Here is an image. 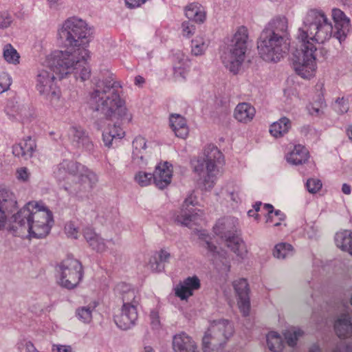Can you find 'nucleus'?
<instances>
[{
  "label": "nucleus",
  "instance_id": "f257e3e1",
  "mask_svg": "<svg viewBox=\"0 0 352 352\" xmlns=\"http://www.w3.org/2000/svg\"><path fill=\"white\" fill-rule=\"evenodd\" d=\"M336 32L333 37L342 44L351 30L349 19L340 9L332 10ZM333 36V25L325 13L318 9L309 10L302 19L296 38L298 47L293 54L292 67L302 78H310L316 69V43H324Z\"/></svg>",
  "mask_w": 352,
  "mask_h": 352
},
{
  "label": "nucleus",
  "instance_id": "f03ea898",
  "mask_svg": "<svg viewBox=\"0 0 352 352\" xmlns=\"http://www.w3.org/2000/svg\"><path fill=\"white\" fill-rule=\"evenodd\" d=\"M71 55L60 52H54L48 55L41 67L37 70L35 77V87L39 94L54 107L60 104V90L56 85V78H63L73 74L80 79V67L70 63Z\"/></svg>",
  "mask_w": 352,
  "mask_h": 352
},
{
  "label": "nucleus",
  "instance_id": "7ed1b4c3",
  "mask_svg": "<svg viewBox=\"0 0 352 352\" xmlns=\"http://www.w3.org/2000/svg\"><path fill=\"white\" fill-rule=\"evenodd\" d=\"M91 34L87 23L77 17L67 19L58 31L59 43L66 48L65 51L59 52L72 56L73 60L69 62L80 67L81 81L90 77L91 70L87 63L89 53L86 47Z\"/></svg>",
  "mask_w": 352,
  "mask_h": 352
},
{
  "label": "nucleus",
  "instance_id": "20e7f679",
  "mask_svg": "<svg viewBox=\"0 0 352 352\" xmlns=\"http://www.w3.org/2000/svg\"><path fill=\"white\" fill-rule=\"evenodd\" d=\"M52 212L42 202L30 201L10 219V230L21 238H43L53 224Z\"/></svg>",
  "mask_w": 352,
  "mask_h": 352
},
{
  "label": "nucleus",
  "instance_id": "39448f33",
  "mask_svg": "<svg viewBox=\"0 0 352 352\" xmlns=\"http://www.w3.org/2000/svg\"><path fill=\"white\" fill-rule=\"evenodd\" d=\"M120 88V83L112 78L98 80L90 94L89 104L91 108L107 118L131 121V115L128 113L124 101L120 98L118 93Z\"/></svg>",
  "mask_w": 352,
  "mask_h": 352
},
{
  "label": "nucleus",
  "instance_id": "423d86ee",
  "mask_svg": "<svg viewBox=\"0 0 352 352\" xmlns=\"http://www.w3.org/2000/svg\"><path fill=\"white\" fill-rule=\"evenodd\" d=\"M289 43L288 19L278 15L272 19L261 32L258 50L264 60L278 62L288 52Z\"/></svg>",
  "mask_w": 352,
  "mask_h": 352
},
{
  "label": "nucleus",
  "instance_id": "0eeeda50",
  "mask_svg": "<svg viewBox=\"0 0 352 352\" xmlns=\"http://www.w3.org/2000/svg\"><path fill=\"white\" fill-rule=\"evenodd\" d=\"M53 174L58 181H65L69 177L72 183H67L64 189L67 193L79 200H82L96 187L98 175L85 165L74 160H63L54 167Z\"/></svg>",
  "mask_w": 352,
  "mask_h": 352
},
{
  "label": "nucleus",
  "instance_id": "6e6552de",
  "mask_svg": "<svg viewBox=\"0 0 352 352\" xmlns=\"http://www.w3.org/2000/svg\"><path fill=\"white\" fill-rule=\"evenodd\" d=\"M248 38L247 28L239 27L221 54L223 65L233 74L239 73L245 60Z\"/></svg>",
  "mask_w": 352,
  "mask_h": 352
},
{
  "label": "nucleus",
  "instance_id": "1a4fd4ad",
  "mask_svg": "<svg viewBox=\"0 0 352 352\" xmlns=\"http://www.w3.org/2000/svg\"><path fill=\"white\" fill-rule=\"evenodd\" d=\"M224 160L221 152L218 148L210 144L207 146L204 152L203 158L198 159L194 164V170L199 175L204 173L206 175L203 181L206 190H210L214 185L219 168L223 164Z\"/></svg>",
  "mask_w": 352,
  "mask_h": 352
},
{
  "label": "nucleus",
  "instance_id": "9d476101",
  "mask_svg": "<svg viewBox=\"0 0 352 352\" xmlns=\"http://www.w3.org/2000/svg\"><path fill=\"white\" fill-rule=\"evenodd\" d=\"M239 221L233 217H223L218 220L214 226V233L219 236L226 245L238 256L243 258L247 251L244 242L240 237L238 229Z\"/></svg>",
  "mask_w": 352,
  "mask_h": 352
},
{
  "label": "nucleus",
  "instance_id": "9b49d317",
  "mask_svg": "<svg viewBox=\"0 0 352 352\" xmlns=\"http://www.w3.org/2000/svg\"><path fill=\"white\" fill-rule=\"evenodd\" d=\"M233 332V326L228 320L213 321L202 339L204 352H220L219 347L222 348L226 344Z\"/></svg>",
  "mask_w": 352,
  "mask_h": 352
},
{
  "label": "nucleus",
  "instance_id": "f8f14e48",
  "mask_svg": "<svg viewBox=\"0 0 352 352\" xmlns=\"http://www.w3.org/2000/svg\"><path fill=\"white\" fill-rule=\"evenodd\" d=\"M58 283L67 289H73L82 278L81 263L72 257L68 256L58 265Z\"/></svg>",
  "mask_w": 352,
  "mask_h": 352
},
{
  "label": "nucleus",
  "instance_id": "ddd939ff",
  "mask_svg": "<svg viewBox=\"0 0 352 352\" xmlns=\"http://www.w3.org/2000/svg\"><path fill=\"white\" fill-rule=\"evenodd\" d=\"M197 204L196 197L192 193L190 194L184 199L179 210L175 213V221L182 226H189L198 214L199 210L195 208Z\"/></svg>",
  "mask_w": 352,
  "mask_h": 352
},
{
  "label": "nucleus",
  "instance_id": "4468645a",
  "mask_svg": "<svg viewBox=\"0 0 352 352\" xmlns=\"http://www.w3.org/2000/svg\"><path fill=\"white\" fill-rule=\"evenodd\" d=\"M200 239L202 240L201 245L210 254L214 259L216 267L223 272H228L230 271V265L228 261L223 254L217 251V247L213 245L210 241V236L205 233L199 234Z\"/></svg>",
  "mask_w": 352,
  "mask_h": 352
},
{
  "label": "nucleus",
  "instance_id": "2eb2a0df",
  "mask_svg": "<svg viewBox=\"0 0 352 352\" xmlns=\"http://www.w3.org/2000/svg\"><path fill=\"white\" fill-rule=\"evenodd\" d=\"M233 287L238 296V306L244 316L249 315L250 301L249 286L246 279L239 278L233 282Z\"/></svg>",
  "mask_w": 352,
  "mask_h": 352
},
{
  "label": "nucleus",
  "instance_id": "dca6fc26",
  "mask_svg": "<svg viewBox=\"0 0 352 352\" xmlns=\"http://www.w3.org/2000/svg\"><path fill=\"white\" fill-rule=\"evenodd\" d=\"M137 320L138 311L135 306L122 305L120 313L114 316L115 323L122 330L131 329Z\"/></svg>",
  "mask_w": 352,
  "mask_h": 352
},
{
  "label": "nucleus",
  "instance_id": "f3484780",
  "mask_svg": "<svg viewBox=\"0 0 352 352\" xmlns=\"http://www.w3.org/2000/svg\"><path fill=\"white\" fill-rule=\"evenodd\" d=\"M17 201L14 194L9 190L0 188V229L4 227L7 212L16 208Z\"/></svg>",
  "mask_w": 352,
  "mask_h": 352
},
{
  "label": "nucleus",
  "instance_id": "a211bd4d",
  "mask_svg": "<svg viewBox=\"0 0 352 352\" xmlns=\"http://www.w3.org/2000/svg\"><path fill=\"white\" fill-rule=\"evenodd\" d=\"M173 177V166L168 162L158 164L153 173V184L155 186L163 190L171 182Z\"/></svg>",
  "mask_w": 352,
  "mask_h": 352
},
{
  "label": "nucleus",
  "instance_id": "6ab92c4d",
  "mask_svg": "<svg viewBox=\"0 0 352 352\" xmlns=\"http://www.w3.org/2000/svg\"><path fill=\"white\" fill-rule=\"evenodd\" d=\"M200 280L197 276H188L175 286V296L182 300H186L193 295L194 291L200 288Z\"/></svg>",
  "mask_w": 352,
  "mask_h": 352
},
{
  "label": "nucleus",
  "instance_id": "aec40b11",
  "mask_svg": "<svg viewBox=\"0 0 352 352\" xmlns=\"http://www.w3.org/2000/svg\"><path fill=\"white\" fill-rule=\"evenodd\" d=\"M114 291L116 294L122 298V305L135 306L137 308L140 298L138 292L130 285L120 283L116 285Z\"/></svg>",
  "mask_w": 352,
  "mask_h": 352
},
{
  "label": "nucleus",
  "instance_id": "412c9836",
  "mask_svg": "<svg viewBox=\"0 0 352 352\" xmlns=\"http://www.w3.org/2000/svg\"><path fill=\"white\" fill-rule=\"evenodd\" d=\"M5 113L10 120L24 122L28 117L27 107L14 99L8 100Z\"/></svg>",
  "mask_w": 352,
  "mask_h": 352
},
{
  "label": "nucleus",
  "instance_id": "4be33fe9",
  "mask_svg": "<svg viewBox=\"0 0 352 352\" xmlns=\"http://www.w3.org/2000/svg\"><path fill=\"white\" fill-rule=\"evenodd\" d=\"M36 147L35 140L28 136L12 146V153L16 157L28 160L32 157Z\"/></svg>",
  "mask_w": 352,
  "mask_h": 352
},
{
  "label": "nucleus",
  "instance_id": "5701e85b",
  "mask_svg": "<svg viewBox=\"0 0 352 352\" xmlns=\"http://www.w3.org/2000/svg\"><path fill=\"white\" fill-rule=\"evenodd\" d=\"M334 328L337 336L346 338L352 336V315L346 311L342 314L336 321Z\"/></svg>",
  "mask_w": 352,
  "mask_h": 352
},
{
  "label": "nucleus",
  "instance_id": "b1692460",
  "mask_svg": "<svg viewBox=\"0 0 352 352\" xmlns=\"http://www.w3.org/2000/svg\"><path fill=\"white\" fill-rule=\"evenodd\" d=\"M173 349L175 352H199L194 341L185 333L173 337Z\"/></svg>",
  "mask_w": 352,
  "mask_h": 352
},
{
  "label": "nucleus",
  "instance_id": "393cba45",
  "mask_svg": "<svg viewBox=\"0 0 352 352\" xmlns=\"http://www.w3.org/2000/svg\"><path fill=\"white\" fill-rule=\"evenodd\" d=\"M69 136L75 146L82 147L89 151L93 149L91 141L81 127L72 126L69 131Z\"/></svg>",
  "mask_w": 352,
  "mask_h": 352
},
{
  "label": "nucleus",
  "instance_id": "a878e982",
  "mask_svg": "<svg viewBox=\"0 0 352 352\" xmlns=\"http://www.w3.org/2000/svg\"><path fill=\"white\" fill-rule=\"evenodd\" d=\"M146 148V141L142 136L136 137L133 141L132 158L133 162L140 167L147 164L146 160L144 159V152Z\"/></svg>",
  "mask_w": 352,
  "mask_h": 352
},
{
  "label": "nucleus",
  "instance_id": "bb28decb",
  "mask_svg": "<svg viewBox=\"0 0 352 352\" xmlns=\"http://www.w3.org/2000/svg\"><path fill=\"white\" fill-rule=\"evenodd\" d=\"M309 155L307 149L300 145L294 146V148L286 155L287 162L292 165L305 164L309 159Z\"/></svg>",
  "mask_w": 352,
  "mask_h": 352
},
{
  "label": "nucleus",
  "instance_id": "cd10ccee",
  "mask_svg": "<svg viewBox=\"0 0 352 352\" xmlns=\"http://www.w3.org/2000/svg\"><path fill=\"white\" fill-rule=\"evenodd\" d=\"M255 113L254 107L250 103L242 102L235 107L234 117L240 122L248 123L254 118Z\"/></svg>",
  "mask_w": 352,
  "mask_h": 352
},
{
  "label": "nucleus",
  "instance_id": "c85d7f7f",
  "mask_svg": "<svg viewBox=\"0 0 352 352\" xmlns=\"http://www.w3.org/2000/svg\"><path fill=\"white\" fill-rule=\"evenodd\" d=\"M170 126L176 136L186 138L188 134V127L185 118L179 114H171L169 118Z\"/></svg>",
  "mask_w": 352,
  "mask_h": 352
},
{
  "label": "nucleus",
  "instance_id": "c756f323",
  "mask_svg": "<svg viewBox=\"0 0 352 352\" xmlns=\"http://www.w3.org/2000/svg\"><path fill=\"white\" fill-rule=\"evenodd\" d=\"M170 254L166 250L156 252L150 258L148 266L153 272H160L164 270L165 263L168 262Z\"/></svg>",
  "mask_w": 352,
  "mask_h": 352
},
{
  "label": "nucleus",
  "instance_id": "7c9ffc66",
  "mask_svg": "<svg viewBox=\"0 0 352 352\" xmlns=\"http://www.w3.org/2000/svg\"><path fill=\"white\" fill-rule=\"evenodd\" d=\"M124 136V131L119 124L109 126L107 131L102 133V140L104 145L110 148L113 146V141L121 140Z\"/></svg>",
  "mask_w": 352,
  "mask_h": 352
},
{
  "label": "nucleus",
  "instance_id": "2f4dec72",
  "mask_svg": "<svg viewBox=\"0 0 352 352\" xmlns=\"http://www.w3.org/2000/svg\"><path fill=\"white\" fill-rule=\"evenodd\" d=\"M185 14L190 21L203 23L206 19L204 8L197 3H192L186 6Z\"/></svg>",
  "mask_w": 352,
  "mask_h": 352
},
{
  "label": "nucleus",
  "instance_id": "473e14b6",
  "mask_svg": "<svg viewBox=\"0 0 352 352\" xmlns=\"http://www.w3.org/2000/svg\"><path fill=\"white\" fill-rule=\"evenodd\" d=\"M351 232L348 230L338 232L335 236V242L338 248L348 252L352 255V236Z\"/></svg>",
  "mask_w": 352,
  "mask_h": 352
},
{
  "label": "nucleus",
  "instance_id": "72a5a7b5",
  "mask_svg": "<svg viewBox=\"0 0 352 352\" xmlns=\"http://www.w3.org/2000/svg\"><path fill=\"white\" fill-rule=\"evenodd\" d=\"M291 127V122L286 117L280 118L277 122L271 124L270 133L275 138L282 137L287 133Z\"/></svg>",
  "mask_w": 352,
  "mask_h": 352
},
{
  "label": "nucleus",
  "instance_id": "f704fd0d",
  "mask_svg": "<svg viewBox=\"0 0 352 352\" xmlns=\"http://www.w3.org/2000/svg\"><path fill=\"white\" fill-rule=\"evenodd\" d=\"M294 253L293 246L287 243H279L274 246L273 250V256L278 259L290 258Z\"/></svg>",
  "mask_w": 352,
  "mask_h": 352
},
{
  "label": "nucleus",
  "instance_id": "c9c22d12",
  "mask_svg": "<svg viewBox=\"0 0 352 352\" xmlns=\"http://www.w3.org/2000/svg\"><path fill=\"white\" fill-rule=\"evenodd\" d=\"M267 343L269 349L272 352H281L284 347L282 337L275 331H270L267 335Z\"/></svg>",
  "mask_w": 352,
  "mask_h": 352
},
{
  "label": "nucleus",
  "instance_id": "e433bc0d",
  "mask_svg": "<svg viewBox=\"0 0 352 352\" xmlns=\"http://www.w3.org/2000/svg\"><path fill=\"white\" fill-rule=\"evenodd\" d=\"M89 247L96 251L97 252H103L107 250L108 248V244H115V242L113 239L107 240L106 242L104 239H102L98 234L96 235L95 237L91 238V241L87 242Z\"/></svg>",
  "mask_w": 352,
  "mask_h": 352
},
{
  "label": "nucleus",
  "instance_id": "4c0bfd02",
  "mask_svg": "<svg viewBox=\"0 0 352 352\" xmlns=\"http://www.w3.org/2000/svg\"><path fill=\"white\" fill-rule=\"evenodd\" d=\"M96 307V304L89 305L79 307L76 311V316L81 322L89 323L92 320V312Z\"/></svg>",
  "mask_w": 352,
  "mask_h": 352
},
{
  "label": "nucleus",
  "instance_id": "58836bf2",
  "mask_svg": "<svg viewBox=\"0 0 352 352\" xmlns=\"http://www.w3.org/2000/svg\"><path fill=\"white\" fill-rule=\"evenodd\" d=\"M209 45V41L203 37H196L191 42L192 54L199 56L204 53Z\"/></svg>",
  "mask_w": 352,
  "mask_h": 352
},
{
  "label": "nucleus",
  "instance_id": "ea45409f",
  "mask_svg": "<svg viewBox=\"0 0 352 352\" xmlns=\"http://www.w3.org/2000/svg\"><path fill=\"white\" fill-rule=\"evenodd\" d=\"M263 210L267 212V223L272 222L273 218L276 217L278 221H276L274 224V226H278L280 225V221H283L285 218V214L279 210L274 211V207L270 204H265L263 206Z\"/></svg>",
  "mask_w": 352,
  "mask_h": 352
},
{
  "label": "nucleus",
  "instance_id": "a19ab883",
  "mask_svg": "<svg viewBox=\"0 0 352 352\" xmlns=\"http://www.w3.org/2000/svg\"><path fill=\"white\" fill-rule=\"evenodd\" d=\"M3 55L4 59L8 63L16 65L19 63L20 56L11 44H6L4 45Z\"/></svg>",
  "mask_w": 352,
  "mask_h": 352
},
{
  "label": "nucleus",
  "instance_id": "79ce46f5",
  "mask_svg": "<svg viewBox=\"0 0 352 352\" xmlns=\"http://www.w3.org/2000/svg\"><path fill=\"white\" fill-rule=\"evenodd\" d=\"M349 97H338L335 100L333 107L338 113L344 114L349 110Z\"/></svg>",
  "mask_w": 352,
  "mask_h": 352
},
{
  "label": "nucleus",
  "instance_id": "37998d69",
  "mask_svg": "<svg viewBox=\"0 0 352 352\" xmlns=\"http://www.w3.org/2000/svg\"><path fill=\"white\" fill-rule=\"evenodd\" d=\"M135 182L141 186H147L153 182V174L144 171H139L135 175Z\"/></svg>",
  "mask_w": 352,
  "mask_h": 352
},
{
  "label": "nucleus",
  "instance_id": "c03bdc74",
  "mask_svg": "<svg viewBox=\"0 0 352 352\" xmlns=\"http://www.w3.org/2000/svg\"><path fill=\"white\" fill-rule=\"evenodd\" d=\"M228 196L230 199L235 202L239 203L241 201V189L239 186H232L231 187H228L227 190Z\"/></svg>",
  "mask_w": 352,
  "mask_h": 352
},
{
  "label": "nucleus",
  "instance_id": "a18cd8bd",
  "mask_svg": "<svg viewBox=\"0 0 352 352\" xmlns=\"http://www.w3.org/2000/svg\"><path fill=\"white\" fill-rule=\"evenodd\" d=\"M16 348L19 352H23V350H25V352H39L34 345L27 340L18 341L16 344Z\"/></svg>",
  "mask_w": 352,
  "mask_h": 352
},
{
  "label": "nucleus",
  "instance_id": "49530a36",
  "mask_svg": "<svg viewBox=\"0 0 352 352\" xmlns=\"http://www.w3.org/2000/svg\"><path fill=\"white\" fill-rule=\"evenodd\" d=\"M302 331L300 329H296L293 331H287L285 334V338L289 346H296L298 338L302 336Z\"/></svg>",
  "mask_w": 352,
  "mask_h": 352
},
{
  "label": "nucleus",
  "instance_id": "de8ad7c7",
  "mask_svg": "<svg viewBox=\"0 0 352 352\" xmlns=\"http://www.w3.org/2000/svg\"><path fill=\"white\" fill-rule=\"evenodd\" d=\"M178 55H179L178 58H179V64L178 65L175 64L173 67L174 71H175V74L179 75L182 78H184L185 75L186 74V62L187 59L185 58V56L184 54H181V57H180V54H178Z\"/></svg>",
  "mask_w": 352,
  "mask_h": 352
},
{
  "label": "nucleus",
  "instance_id": "09e8293b",
  "mask_svg": "<svg viewBox=\"0 0 352 352\" xmlns=\"http://www.w3.org/2000/svg\"><path fill=\"white\" fill-rule=\"evenodd\" d=\"M307 190L311 193L317 192L322 187L321 181L318 179H309L306 183Z\"/></svg>",
  "mask_w": 352,
  "mask_h": 352
},
{
  "label": "nucleus",
  "instance_id": "8fccbe9b",
  "mask_svg": "<svg viewBox=\"0 0 352 352\" xmlns=\"http://www.w3.org/2000/svg\"><path fill=\"white\" fill-rule=\"evenodd\" d=\"M182 34L185 37H190L195 32V26L192 21H184L182 23Z\"/></svg>",
  "mask_w": 352,
  "mask_h": 352
},
{
  "label": "nucleus",
  "instance_id": "3c124183",
  "mask_svg": "<svg viewBox=\"0 0 352 352\" xmlns=\"http://www.w3.org/2000/svg\"><path fill=\"white\" fill-rule=\"evenodd\" d=\"M65 232L68 237L72 239H77L78 236L79 230L76 224L72 222H68L65 226Z\"/></svg>",
  "mask_w": 352,
  "mask_h": 352
},
{
  "label": "nucleus",
  "instance_id": "603ef678",
  "mask_svg": "<svg viewBox=\"0 0 352 352\" xmlns=\"http://www.w3.org/2000/svg\"><path fill=\"white\" fill-rule=\"evenodd\" d=\"M12 84L10 76L7 74H3L0 76V94L7 91Z\"/></svg>",
  "mask_w": 352,
  "mask_h": 352
},
{
  "label": "nucleus",
  "instance_id": "864d4df0",
  "mask_svg": "<svg viewBox=\"0 0 352 352\" xmlns=\"http://www.w3.org/2000/svg\"><path fill=\"white\" fill-rule=\"evenodd\" d=\"M12 22L10 14L6 12L0 13V29L8 28Z\"/></svg>",
  "mask_w": 352,
  "mask_h": 352
},
{
  "label": "nucleus",
  "instance_id": "5fc2aeb1",
  "mask_svg": "<svg viewBox=\"0 0 352 352\" xmlns=\"http://www.w3.org/2000/svg\"><path fill=\"white\" fill-rule=\"evenodd\" d=\"M16 178L21 182H28L30 173L26 167H21L16 170Z\"/></svg>",
  "mask_w": 352,
  "mask_h": 352
},
{
  "label": "nucleus",
  "instance_id": "6e6d98bb",
  "mask_svg": "<svg viewBox=\"0 0 352 352\" xmlns=\"http://www.w3.org/2000/svg\"><path fill=\"white\" fill-rule=\"evenodd\" d=\"M151 323L153 328L157 329L160 326L159 314L157 311L153 310L150 314Z\"/></svg>",
  "mask_w": 352,
  "mask_h": 352
},
{
  "label": "nucleus",
  "instance_id": "4d7b16f0",
  "mask_svg": "<svg viewBox=\"0 0 352 352\" xmlns=\"http://www.w3.org/2000/svg\"><path fill=\"white\" fill-rule=\"evenodd\" d=\"M82 234L87 242L91 240V238L95 237L97 233L94 230L90 227H86L82 230Z\"/></svg>",
  "mask_w": 352,
  "mask_h": 352
},
{
  "label": "nucleus",
  "instance_id": "13d9d810",
  "mask_svg": "<svg viewBox=\"0 0 352 352\" xmlns=\"http://www.w3.org/2000/svg\"><path fill=\"white\" fill-rule=\"evenodd\" d=\"M126 5L129 8H135L144 3L146 0H124Z\"/></svg>",
  "mask_w": 352,
  "mask_h": 352
},
{
  "label": "nucleus",
  "instance_id": "bf43d9fd",
  "mask_svg": "<svg viewBox=\"0 0 352 352\" xmlns=\"http://www.w3.org/2000/svg\"><path fill=\"white\" fill-rule=\"evenodd\" d=\"M53 352H72L70 346L65 345H54L52 349Z\"/></svg>",
  "mask_w": 352,
  "mask_h": 352
},
{
  "label": "nucleus",
  "instance_id": "052dcab7",
  "mask_svg": "<svg viewBox=\"0 0 352 352\" xmlns=\"http://www.w3.org/2000/svg\"><path fill=\"white\" fill-rule=\"evenodd\" d=\"M310 230H307V234L309 239L315 238L317 235L318 230L314 226L309 228Z\"/></svg>",
  "mask_w": 352,
  "mask_h": 352
},
{
  "label": "nucleus",
  "instance_id": "680f3d73",
  "mask_svg": "<svg viewBox=\"0 0 352 352\" xmlns=\"http://www.w3.org/2000/svg\"><path fill=\"white\" fill-rule=\"evenodd\" d=\"M342 192L345 195H350L351 192V187L347 184H343L342 186Z\"/></svg>",
  "mask_w": 352,
  "mask_h": 352
},
{
  "label": "nucleus",
  "instance_id": "e2e57ef3",
  "mask_svg": "<svg viewBox=\"0 0 352 352\" xmlns=\"http://www.w3.org/2000/svg\"><path fill=\"white\" fill-rule=\"evenodd\" d=\"M144 82V78L140 76H138L135 78V85H142Z\"/></svg>",
  "mask_w": 352,
  "mask_h": 352
},
{
  "label": "nucleus",
  "instance_id": "0e129e2a",
  "mask_svg": "<svg viewBox=\"0 0 352 352\" xmlns=\"http://www.w3.org/2000/svg\"><path fill=\"white\" fill-rule=\"evenodd\" d=\"M310 352H321L320 347L317 344H313L310 349Z\"/></svg>",
  "mask_w": 352,
  "mask_h": 352
},
{
  "label": "nucleus",
  "instance_id": "69168bd1",
  "mask_svg": "<svg viewBox=\"0 0 352 352\" xmlns=\"http://www.w3.org/2000/svg\"><path fill=\"white\" fill-rule=\"evenodd\" d=\"M261 206H262V203L261 202H256V203H255V204L253 206L255 212L259 211L260 210V208H261Z\"/></svg>",
  "mask_w": 352,
  "mask_h": 352
},
{
  "label": "nucleus",
  "instance_id": "338daca9",
  "mask_svg": "<svg viewBox=\"0 0 352 352\" xmlns=\"http://www.w3.org/2000/svg\"><path fill=\"white\" fill-rule=\"evenodd\" d=\"M347 134L349 138L352 140V124L347 129Z\"/></svg>",
  "mask_w": 352,
  "mask_h": 352
},
{
  "label": "nucleus",
  "instance_id": "774afa93",
  "mask_svg": "<svg viewBox=\"0 0 352 352\" xmlns=\"http://www.w3.org/2000/svg\"><path fill=\"white\" fill-rule=\"evenodd\" d=\"M144 352H155L152 347L145 346Z\"/></svg>",
  "mask_w": 352,
  "mask_h": 352
}]
</instances>
